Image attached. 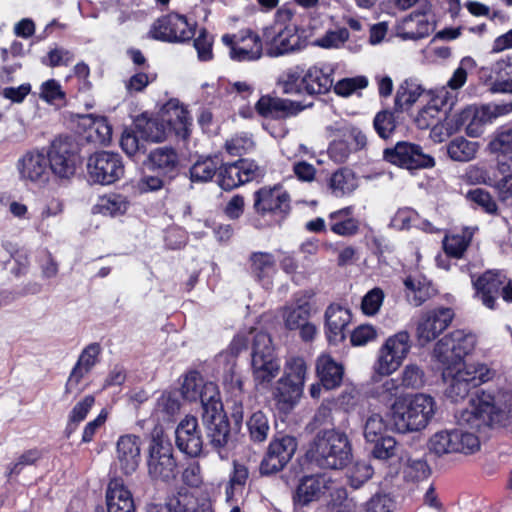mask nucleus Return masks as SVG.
Returning <instances> with one entry per match:
<instances>
[{
	"label": "nucleus",
	"mask_w": 512,
	"mask_h": 512,
	"mask_svg": "<svg viewBox=\"0 0 512 512\" xmlns=\"http://www.w3.org/2000/svg\"><path fill=\"white\" fill-rule=\"evenodd\" d=\"M434 30L425 10L416 11L405 17L397 26V36L403 40H419Z\"/></svg>",
	"instance_id": "obj_32"
},
{
	"label": "nucleus",
	"mask_w": 512,
	"mask_h": 512,
	"mask_svg": "<svg viewBox=\"0 0 512 512\" xmlns=\"http://www.w3.org/2000/svg\"><path fill=\"white\" fill-rule=\"evenodd\" d=\"M483 76L487 77V80L492 81L494 78H505L512 74V54L506 55L490 66L483 67L481 69Z\"/></svg>",
	"instance_id": "obj_62"
},
{
	"label": "nucleus",
	"mask_w": 512,
	"mask_h": 512,
	"mask_svg": "<svg viewBox=\"0 0 512 512\" xmlns=\"http://www.w3.org/2000/svg\"><path fill=\"white\" fill-rule=\"evenodd\" d=\"M435 414V401L427 394H416L406 402L392 404L391 418L399 433L424 429Z\"/></svg>",
	"instance_id": "obj_3"
},
{
	"label": "nucleus",
	"mask_w": 512,
	"mask_h": 512,
	"mask_svg": "<svg viewBox=\"0 0 512 512\" xmlns=\"http://www.w3.org/2000/svg\"><path fill=\"white\" fill-rule=\"evenodd\" d=\"M410 348V336L407 331H400L389 337L379 351L375 371L379 375L392 374L406 358Z\"/></svg>",
	"instance_id": "obj_17"
},
{
	"label": "nucleus",
	"mask_w": 512,
	"mask_h": 512,
	"mask_svg": "<svg viewBox=\"0 0 512 512\" xmlns=\"http://www.w3.org/2000/svg\"><path fill=\"white\" fill-rule=\"evenodd\" d=\"M307 364L303 357L292 355L286 358L281 378L294 382L304 388Z\"/></svg>",
	"instance_id": "obj_49"
},
{
	"label": "nucleus",
	"mask_w": 512,
	"mask_h": 512,
	"mask_svg": "<svg viewBox=\"0 0 512 512\" xmlns=\"http://www.w3.org/2000/svg\"><path fill=\"white\" fill-rule=\"evenodd\" d=\"M178 163L176 151L165 146L156 148L149 153L147 167L171 180L177 174Z\"/></svg>",
	"instance_id": "obj_35"
},
{
	"label": "nucleus",
	"mask_w": 512,
	"mask_h": 512,
	"mask_svg": "<svg viewBox=\"0 0 512 512\" xmlns=\"http://www.w3.org/2000/svg\"><path fill=\"white\" fill-rule=\"evenodd\" d=\"M332 484V478L325 473L301 477L292 496L295 509L320 501L327 492L331 491Z\"/></svg>",
	"instance_id": "obj_19"
},
{
	"label": "nucleus",
	"mask_w": 512,
	"mask_h": 512,
	"mask_svg": "<svg viewBox=\"0 0 512 512\" xmlns=\"http://www.w3.org/2000/svg\"><path fill=\"white\" fill-rule=\"evenodd\" d=\"M304 68L294 66L286 69L279 77L278 83L285 94L302 95L304 93Z\"/></svg>",
	"instance_id": "obj_46"
},
{
	"label": "nucleus",
	"mask_w": 512,
	"mask_h": 512,
	"mask_svg": "<svg viewBox=\"0 0 512 512\" xmlns=\"http://www.w3.org/2000/svg\"><path fill=\"white\" fill-rule=\"evenodd\" d=\"M249 438L254 443L264 442L270 432V424L267 415L263 411H255L246 421Z\"/></svg>",
	"instance_id": "obj_48"
},
{
	"label": "nucleus",
	"mask_w": 512,
	"mask_h": 512,
	"mask_svg": "<svg viewBox=\"0 0 512 512\" xmlns=\"http://www.w3.org/2000/svg\"><path fill=\"white\" fill-rule=\"evenodd\" d=\"M311 306L307 300L299 299L295 307H287L283 317L289 330H296L305 324L310 317Z\"/></svg>",
	"instance_id": "obj_50"
},
{
	"label": "nucleus",
	"mask_w": 512,
	"mask_h": 512,
	"mask_svg": "<svg viewBox=\"0 0 512 512\" xmlns=\"http://www.w3.org/2000/svg\"><path fill=\"white\" fill-rule=\"evenodd\" d=\"M434 104H430L419 111L415 118V123L420 129H432L434 134L437 133V130L444 128L443 125L439 127L440 122V109L439 104L443 107L448 106L449 109L452 108L454 104V96L450 95L448 91L443 89L440 91L439 95L433 100Z\"/></svg>",
	"instance_id": "obj_34"
},
{
	"label": "nucleus",
	"mask_w": 512,
	"mask_h": 512,
	"mask_svg": "<svg viewBox=\"0 0 512 512\" xmlns=\"http://www.w3.org/2000/svg\"><path fill=\"white\" fill-rule=\"evenodd\" d=\"M488 184L495 190L498 201L512 210V174L502 175Z\"/></svg>",
	"instance_id": "obj_61"
},
{
	"label": "nucleus",
	"mask_w": 512,
	"mask_h": 512,
	"mask_svg": "<svg viewBox=\"0 0 512 512\" xmlns=\"http://www.w3.org/2000/svg\"><path fill=\"white\" fill-rule=\"evenodd\" d=\"M357 187V178L354 172L348 168L338 169L329 180V188L336 197L351 194Z\"/></svg>",
	"instance_id": "obj_43"
},
{
	"label": "nucleus",
	"mask_w": 512,
	"mask_h": 512,
	"mask_svg": "<svg viewBox=\"0 0 512 512\" xmlns=\"http://www.w3.org/2000/svg\"><path fill=\"white\" fill-rule=\"evenodd\" d=\"M307 457L322 469L341 470L352 461V444L340 428H323L310 443Z\"/></svg>",
	"instance_id": "obj_2"
},
{
	"label": "nucleus",
	"mask_w": 512,
	"mask_h": 512,
	"mask_svg": "<svg viewBox=\"0 0 512 512\" xmlns=\"http://www.w3.org/2000/svg\"><path fill=\"white\" fill-rule=\"evenodd\" d=\"M480 447L478 437L462 429L442 430L433 434L428 442L430 452L437 456L451 453L470 454Z\"/></svg>",
	"instance_id": "obj_10"
},
{
	"label": "nucleus",
	"mask_w": 512,
	"mask_h": 512,
	"mask_svg": "<svg viewBox=\"0 0 512 512\" xmlns=\"http://www.w3.org/2000/svg\"><path fill=\"white\" fill-rule=\"evenodd\" d=\"M304 388L294 382L279 378L271 388L275 408L283 414L291 412L299 403Z\"/></svg>",
	"instance_id": "obj_30"
},
{
	"label": "nucleus",
	"mask_w": 512,
	"mask_h": 512,
	"mask_svg": "<svg viewBox=\"0 0 512 512\" xmlns=\"http://www.w3.org/2000/svg\"><path fill=\"white\" fill-rule=\"evenodd\" d=\"M297 446V439L293 436H275L260 463V473L262 475H271L281 471L292 459Z\"/></svg>",
	"instance_id": "obj_18"
},
{
	"label": "nucleus",
	"mask_w": 512,
	"mask_h": 512,
	"mask_svg": "<svg viewBox=\"0 0 512 512\" xmlns=\"http://www.w3.org/2000/svg\"><path fill=\"white\" fill-rule=\"evenodd\" d=\"M252 274L264 284L275 272V258L267 252H254L250 256Z\"/></svg>",
	"instance_id": "obj_45"
},
{
	"label": "nucleus",
	"mask_w": 512,
	"mask_h": 512,
	"mask_svg": "<svg viewBox=\"0 0 512 512\" xmlns=\"http://www.w3.org/2000/svg\"><path fill=\"white\" fill-rule=\"evenodd\" d=\"M422 93L423 89L420 85L408 80L404 81L397 90L395 96V107L399 110H403L412 106Z\"/></svg>",
	"instance_id": "obj_53"
},
{
	"label": "nucleus",
	"mask_w": 512,
	"mask_h": 512,
	"mask_svg": "<svg viewBox=\"0 0 512 512\" xmlns=\"http://www.w3.org/2000/svg\"><path fill=\"white\" fill-rule=\"evenodd\" d=\"M220 160L217 157H207L196 161L189 170L192 182H208L219 169Z\"/></svg>",
	"instance_id": "obj_51"
},
{
	"label": "nucleus",
	"mask_w": 512,
	"mask_h": 512,
	"mask_svg": "<svg viewBox=\"0 0 512 512\" xmlns=\"http://www.w3.org/2000/svg\"><path fill=\"white\" fill-rule=\"evenodd\" d=\"M478 149V142L456 137L447 145V154L453 161L469 162L475 158Z\"/></svg>",
	"instance_id": "obj_44"
},
{
	"label": "nucleus",
	"mask_w": 512,
	"mask_h": 512,
	"mask_svg": "<svg viewBox=\"0 0 512 512\" xmlns=\"http://www.w3.org/2000/svg\"><path fill=\"white\" fill-rule=\"evenodd\" d=\"M162 122H147V138L153 142H161L166 138L164 123L175 135L185 140L190 133L191 117L177 99L169 100L162 108Z\"/></svg>",
	"instance_id": "obj_6"
},
{
	"label": "nucleus",
	"mask_w": 512,
	"mask_h": 512,
	"mask_svg": "<svg viewBox=\"0 0 512 512\" xmlns=\"http://www.w3.org/2000/svg\"><path fill=\"white\" fill-rule=\"evenodd\" d=\"M266 42L269 43L267 54L271 57H278L290 52L301 50L305 46V41L298 34L295 25H287L278 31L269 40L265 32Z\"/></svg>",
	"instance_id": "obj_27"
},
{
	"label": "nucleus",
	"mask_w": 512,
	"mask_h": 512,
	"mask_svg": "<svg viewBox=\"0 0 512 512\" xmlns=\"http://www.w3.org/2000/svg\"><path fill=\"white\" fill-rule=\"evenodd\" d=\"M255 108L261 116L272 119H285L297 115L302 110L298 103L268 95L262 96Z\"/></svg>",
	"instance_id": "obj_33"
},
{
	"label": "nucleus",
	"mask_w": 512,
	"mask_h": 512,
	"mask_svg": "<svg viewBox=\"0 0 512 512\" xmlns=\"http://www.w3.org/2000/svg\"><path fill=\"white\" fill-rule=\"evenodd\" d=\"M202 424L205 428L208 444L219 453L221 459L226 458L222 452L230 440V423L221 400L206 404L202 411Z\"/></svg>",
	"instance_id": "obj_8"
},
{
	"label": "nucleus",
	"mask_w": 512,
	"mask_h": 512,
	"mask_svg": "<svg viewBox=\"0 0 512 512\" xmlns=\"http://www.w3.org/2000/svg\"><path fill=\"white\" fill-rule=\"evenodd\" d=\"M353 208L345 207L334 211L329 216V226L333 233L351 236L358 231V221L352 217Z\"/></svg>",
	"instance_id": "obj_42"
},
{
	"label": "nucleus",
	"mask_w": 512,
	"mask_h": 512,
	"mask_svg": "<svg viewBox=\"0 0 512 512\" xmlns=\"http://www.w3.org/2000/svg\"><path fill=\"white\" fill-rule=\"evenodd\" d=\"M196 504V499L191 493L179 492L170 497L165 505L170 512H212L208 506L199 511Z\"/></svg>",
	"instance_id": "obj_54"
},
{
	"label": "nucleus",
	"mask_w": 512,
	"mask_h": 512,
	"mask_svg": "<svg viewBox=\"0 0 512 512\" xmlns=\"http://www.w3.org/2000/svg\"><path fill=\"white\" fill-rule=\"evenodd\" d=\"M471 409L457 416L462 427L479 430L481 427L506 426L512 420V392L507 390H482L471 400Z\"/></svg>",
	"instance_id": "obj_1"
},
{
	"label": "nucleus",
	"mask_w": 512,
	"mask_h": 512,
	"mask_svg": "<svg viewBox=\"0 0 512 512\" xmlns=\"http://www.w3.org/2000/svg\"><path fill=\"white\" fill-rule=\"evenodd\" d=\"M472 234L465 231L462 234L448 235L443 240V248L447 255L461 258L471 242Z\"/></svg>",
	"instance_id": "obj_55"
},
{
	"label": "nucleus",
	"mask_w": 512,
	"mask_h": 512,
	"mask_svg": "<svg viewBox=\"0 0 512 512\" xmlns=\"http://www.w3.org/2000/svg\"><path fill=\"white\" fill-rule=\"evenodd\" d=\"M148 475L153 481L169 483L177 475V463L169 440L157 435L152 438L147 460Z\"/></svg>",
	"instance_id": "obj_9"
},
{
	"label": "nucleus",
	"mask_w": 512,
	"mask_h": 512,
	"mask_svg": "<svg viewBox=\"0 0 512 512\" xmlns=\"http://www.w3.org/2000/svg\"><path fill=\"white\" fill-rule=\"evenodd\" d=\"M454 313L450 308H440L422 314L417 325V337L422 344L436 339L451 323Z\"/></svg>",
	"instance_id": "obj_24"
},
{
	"label": "nucleus",
	"mask_w": 512,
	"mask_h": 512,
	"mask_svg": "<svg viewBox=\"0 0 512 512\" xmlns=\"http://www.w3.org/2000/svg\"><path fill=\"white\" fill-rule=\"evenodd\" d=\"M47 155L51 172L61 179H69L80 163L78 148L68 138H56L48 147Z\"/></svg>",
	"instance_id": "obj_15"
},
{
	"label": "nucleus",
	"mask_w": 512,
	"mask_h": 512,
	"mask_svg": "<svg viewBox=\"0 0 512 512\" xmlns=\"http://www.w3.org/2000/svg\"><path fill=\"white\" fill-rule=\"evenodd\" d=\"M383 158L387 162L408 170L432 168L434 158L423 152L420 145L410 142H398L392 148L383 151Z\"/></svg>",
	"instance_id": "obj_16"
},
{
	"label": "nucleus",
	"mask_w": 512,
	"mask_h": 512,
	"mask_svg": "<svg viewBox=\"0 0 512 512\" xmlns=\"http://www.w3.org/2000/svg\"><path fill=\"white\" fill-rule=\"evenodd\" d=\"M475 297L489 308L495 309L497 300L504 284V276L500 272L486 271L476 280H473Z\"/></svg>",
	"instance_id": "obj_28"
},
{
	"label": "nucleus",
	"mask_w": 512,
	"mask_h": 512,
	"mask_svg": "<svg viewBox=\"0 0 512 512\" xmlns=\"http://www.w3.org/2000/svg\"><path fill=\"white\" fill-rule=\"evenodd\" d=\"M116 459L120 470L125 475L133 474L141 459V439L133 434L119 437L116 443Z\"/></svg>",
	"instance_id": "obj_25"
},
{
	"label": "nucleus",
	"mask_w": 512,
	"mask_h": 512,
	"mask_svg": "<svg viewBox=\"0 0 512 512\" xmlns=\"http://www.w3.org/2000/svg\"><path fill=\"white\" fill-rule=\"evenodd\" d=\"M475 343L474 335L456 330L437 342L434 356L442 364L443 370H455L464 366L463 359L474 349Z\"/></svg>",
	"instance_id": "obj_7"
},
{
	"label": "nucleus",
	"mask_w": 512,
	"mask_h": 512,
	"mask_svg": "<svg viewBox=\"0 0 512 512\" xmlns=\"http://www.w3.org/2000/svg\"><path fill=\"white\" fill-rule=\"evenodd\" d=\"M390 226L397 230L417 228L426 233H438L440 231L430 221L423 219L415 210L407 207L401 208L395 213Z\"/></svg>",
	"instance_id": "obj_38"
},
{
	"label": "nucleus",
	"mask_w": 512,
	"mask_h": 512,
	"mask_svg": "<svg viewBox=\"0 0 512 512\" xmlns=\"http://www.w3.org/2000/svg\"><path fill=\"white\" fill-rule=\"evenodd\" d=\"M124 164L118 153L97 151L87 160L89 180L101 185H110L124 176Z\"/></svg>",
	"instance_id": "obj_13"
},
{
	"label": "nucleus",
	"mask_w": 512,
	"mask_h": 512,
	"mask_svg": "<svg viewBox=\"0 0 512 512\" xmlns=\"http://www.w3.org/2000/svg\"><path fill=\"white\" fill-rule=\"evenodd\" d=\"M181 394L189 402L200 400L202 411L206 408V404L221 400L217 385L213 382H205L197 371H190L185 375Z\"/></svg>",
	"instance_id": "obj_21"
},
{
	"label": "nucleus",
	"mask_w": 512,
	"mask_h": 512,
	"mask_svg": "<svg viewBox=\"0 0 512 512\" xmlns=\"http://www.w3.org/2000/svg\"><path fill=\"white\" fill-rule=\"evenodd\" d=\"M100 354L101 346L96 342L87 345L82 350L66 382L65 393H72L74 391L84 376L90 373L99 362Z\"/></svg>",
	"instance_id": "obj_29"
},
{
	"label": "nucleus",
	"mask_w": 512,
	"mask_h": 512,
	"mask_svg": "<svg viewBox=\"0 0 512 512\" xmlns=\"http://www.w3.org/2000/svg\"><path fill=\"white\" fill-rule=\"evenodd\" d=\"M280 369L281 364L269 334L257 332L253 337L251 352V370L255 388L258 391L268 389Z\"/></svg>",
	"instance_id": "obj_4"
},
{
	"label": "nucleus",
	"mask_w": 512,
	"mask_h": 512,
	"mask_svg": "<svg viewBox=\"0 0 512 512\" xmlns=\"http://www.w3.org/2000/svg\"><path fill=\"white\" fill-rule=\"evenodd\" d=\"M373 467L365 462H356L347 472L348 484L353 489H359L373 476Z\"/></svg>",
	"instance_id": "obj_57"
},
{
	"label": "nucleus",
	"mask_w": 512,
	"mask_h": 512,
	"mask_svg": "<svg viewBox=\"0 0 512 512\" xmlns=\"http://www.w3.org/2000/svg\"><path fill=\"white\" fill-rule=\"evenodd\" d=\"M20 178L33 183H46L52 175L47 152L34 150L18 160Z\"/></svg>",
	"instance_id": "obj_23"
},
{
	"label": "nucleus",
	"mask_w": 512,
	"mask_h": 512,
	"mask_svg": "<svg viewBox=\"0 0 512 512\" xmlns=\"http://www.w3.org/2000/svg\"><path fill=\"white\" fill-rule=\"evenodd\" d=\"M384 292L381 288L375 287L368 291L361 302V308L365 315L373 316L379 310L384 301Z\"/></svg>",
	"instance_id": "obj_64"
},
{
	"label": "nucleus",
	"mask_w": 512,
	"mask_h": 512,
	"mask_svg": "<svg viewBox=\"0 0 512 512\" xmlns=\"http://www.w3.org/2000/svg\"><path fill=\"white\" fill-rule=\"evenodd\" d=\"M218 183L226 191L243 184L237 161L219 166Z\"/></svg>",
	"instance_id": "obj_56"
},
{
	"label": "nucleus",
	"mask_w": 512,
	"mask_h": 512,
	"mask_svg": "<svg viewBox=\"0 0 512 512\" xmlns=\"http://www.w3.org/2000/svg\"><path fill=\"white\" fill-rule=\"evenodd\" d=\"M494 372L485 364H464L455 370L444 369L442 376L448 381L445 394L453 402L466 398L470 391L492 379Z\"/></svg>",
	"instance_id": "obj_5"
},
{
	"label": "nucleus",
	"mask_w": 512,
	"mask_h": 512,
	"mask_svg": "<svg viewBox=\"0 0 512 512\" xmlns=\"http://www.w3.org/2000/svg\"><path fill=\"white\" fill-rule=\"evenodd\" d=\"M120 146L125 154L134 157L145 151L144 141H141L137 133L132 129H125L121 135Z\"/></svg>",
	"instance_id": "obj_63"
},
{
	"label": "nucleus",
	"mask_w": 512,
	"mask_h": 512,
	"mask_svg": "<svg viewBox=\"0 0 512 512\" xmlns=\"http://www.w3.org/2000/svg\"><path fill=\"white\" fill-rule=\"evenodd\" d=\"M369 444L371 445L370 454L376 460L393 464L403 462L404 460L401 446L391 436L386 435L379 438L378 441L370 442Z\"/></svg>",
	"instance_id": "obj_40"
},
{
	"label": "nucleus",
	"mask_w": 512,
	"mask_h": 512,
	"mask_svg": "<svg viewBox=\"0 0 512 512\" xmlns=\"http://www.w3.org/2000/svg\"><path fill=\"white\" fill-rule=\"evenodd\" d=\"M248 479L249 470L246 465L233 461V468L225 486L226 502L243 501Z\"/></svg>",
	"instance_id": "obj_39"
},
{
	"label": "nucleus",
	"mask_w": 512,
	"mask_h": 512,
	"mask_svg": "<svg viewBox=\"0 0 512 512\" xmlns=\"http://www.w3.org/2000/svg\"><path fill=\"white\" fill-rule=\"evenodd\" d=\"M351 321L350 310L339 304H331L325 312L326 336L331 344H337L346 338V328Z\"/></svg>",
	"instance_id": "obj_31"
},
{
	"label": "nucleus",
	"mask_w": 512,
	"mask_h": 512,
	"mask_svg": "<svg viewBox=\"0 0 512 512\" xmlns=\"http://www.w3.org/2000/svg\"><path fill=\"white\" fill-rule=\"evenodd\" d=\"M95 403V398L92 395H86L81 401L76 403L68 416V423L65 429L67 437L76 430L78 424L82 422Z\"/></svg>",
	"instance_id": "obj_52"
},
{
	"label": "nucleus",
	"mask_w": 512,
	"mask_h": 512,
	"mask_svg": "<svg viewBox=\"0 0 512 512\" xmlns=\"http://www.w3.org/2000/svg\"><path fill=\"white\" fill-rule=\"evenodd\" d=\"M222 43L229 48V57L236 62H254L263 56L261 37L251 29H242L234 34H224Z\"/></svg>",
	"instance_id": "obj_14"
},
{
	"label": "nucleus",
	"mask_w": 512,
	"mask_h": 512,
	"mask_svg": "<svg viewBox=\"0 0 512 512\" xmlns=\"http://www.w3.org/2000/svg\"><path fill=\"white\" fill-rule=\"evenodd\" d=\"M196 23L178 13L164 15L154 21L150 29L153 39L168 43H185L193 39Z\"/></svg>",
	"instance_id": "obj_12"
},
{
	"label": "nucleus",
	"mask_w": 512,
	"mask_h": 512,
	"mask_svg": "<svg viewBox=\"0 0 512 512\" xmlns=\"http://www.w3.org/2000/svg\"><path fill=\"white\" fill-rule=\"evenodd\" d=\"M407 289V298L414 306H420L427 301L433 294L434 289L430 282L422 276H408L404 280Z\"/></svg>",
	"instance_id": "obj_41"
},
{
	"label": "nucleus",
	"mask_w": 512,
	"mask_h": 512,
	"mask_svg": "<svg viewBox=\"0 0 512 512\" xmlns=\"http://www.w3.org/2000/svg\"><path fill=\"white\" fill-rule=\"evenodd\" d=\"M470 117H468L467 135L470 137H479L483 134L487 124H491L489 116L483 106H470Z\"/></svg>",
	"instance_id": "obj_59"
},
{
	"label": "nucleus",
	"mask_w": 512,
	"mask_h": 512,
	"mask_svg": "<svg viewBox=\"0 0 512 512\" xmlns=\"http://www.w3.org/2000/svg\"><path fill=\"white\" fill-rule=\"evenodd\" d=\"M106 505L108 512H135L132 493L119 479L109 482L106 491Z\"/></svg>",
	"instance_id": "obj_36"
},
{
	"label": "nucleus",
	"mask_w": 512,
	"mask_h": 512,
	"mask_svg": "<svg viewBox=\"0 0 512 512\" xmlns=\"http://www.w3.org/2000/svg\"><path fill=\"white\" fill-rule=\"evenodd\" d=\"M175 443L187 456H200L204 442L196 417L186 416L179 422L175 430Z\"/></svg>",
	"instance_id": "obj_22"
},
{
	"label": "nucleus",
	"mask_w": 512,
	"mask_h": 512,
	"mask_svg": "<svg viewBox=\"0 0 512 512\" xmlns=\"http://www.w3.org/2000/svg\"><path fill=\"white\" fill-rule=\"evenodd\" d=\"M316 374L322 386L332 390L341 385L344 369L330 355L322 354L316 361Z\"/></svg>",
	"instance_id": "obj_37"
},
{
	"label": "nucleus",
	"mask_w": 512,
	"mask_h": 512,
	"mask_svg": "<svg viewBox=\"0 0 512 512\" xmlns=\"http://www.w3.org/2000/svg\"><path fill=\"white\" fill-rule=\"evenodd\" d=\"M387 425L380 414H372L365 421L364 438L367 443L378 441L386 436Z\"/></svg>",
	"instance_id": "obj_60"
},
{
	"label": "nucleus",
	"mask_w": 512,
	"mask_h": 512,
	"mask_svg": "<svg viewBox=\"0 0 512 512\" xmlns=\"http://www.w3.org/2000/svg\"><path fill=\"white\" fill-rule=\"evenodd\" d=\"M95 207L100 214L115 217L127 211L129 201L121 194L110 193L100 197Z\"/></svg>",
	"instance_id": "obj_47"
},
{
	"label": "nucleus",
	"mask_w": 512,
	"mask_h": 512,
	"mask_svg": "<svg viewBox=\"0 0 512 512\" xmlns=\"http://www.w3.org/2000/svg\"><path fill=\"white\" fill-rule=\"evenodd\" d=\"M253 208L257 214L287 215L290 211V196L279 185L265 186L253 194Z\"/></svg>",
	"instance_id": "obj_20"
},
{
	"label": "nucleus",
	"mask_w": 512,
	"mask_h": 512,
	"mask_svg": "<svg viewBox=\"0 0 512 512\" xmlns=\"http://www.w3.org/2000/svg\"><path fill=\"white\" fill-rule=\"evenodd\" d=\"M488 148L491 153L512 150V125L498 127L492 134Z\"/></svg>",
	"instance_id": "obj_58"
},
{
	"label": "nucleus",
	"mask_w": 512,
	"mask_h": 512,
	"mask_svg": "<svg viewBox=\"0 0 512 512\" xmlns=\"http://www.w3.org/2000/svg\"><path fill=\"white\" fill-rule=\"evenodd\" d=\"M247 346V340L244 336H236L230 344V352L232 362L229 369L223 376V384L226 392L230 394L228 403H232L231 417L235 425L242 423L244 418V410L242 398L244 396L243 379L242 376L236 371L235 357L236 355Z\"/></svg>",
	"instance_id": "obj_11"
},
{
	"label": "nucleus",
	"mask_w": 512,
	"mask_h": 512,
	"mask_svg": "<svg viewBox=\"0 0 512 512\" xmlns=\"http://www.w3.org/2000/svg\"><path fill=\"white\" fill-rule=\"evenodd\" d=\"M335 65L317 63L304 70V93L308 95L325 94L333 87Z\"/></svg>",
	"instance_id": "obj_26"
}]
</instances>
